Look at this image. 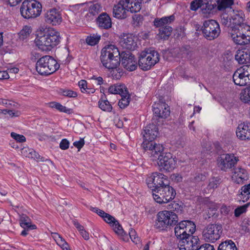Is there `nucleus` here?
<instances>
[{"label":"nucleus","instance_id":"f257e3e1","mask_svg":"<svg viewBox=\"0 0 250 250\" xmlns=\"http://www.w3.org/2000/svg\"><path fill=\"white\" fill-rule=\"evenodd\" d=\"M61 40L60 33L50 28L46 31H40L35 40L36 45L42 51H50L59 44Z\"/></svg>","mask_w":250,"mask_h":250},{"label":"nucleus","instance_id":"f03ea898","mask_svg":"<svg viewBox=\"0 0 250 250\" xmlns=\"http://www.w3.org/2000/svg\"><path fill=\"white\" fill-rule=\"evenodd\" d=\"M101 61L106 68H116L121 62V53L118 48L112 44L104 46L101 50Z\"/></svg>","mask_w":250,"mask_h":250},{"label":"nucleus","instance_id":"7ed1b4c3","mask_svg":"<svg viewBox=\"0 0 250 250\" xmlns=\"http://www.w3.org/2000/svg\"><path fill=\"white\" fill-rule=\"evenodd\" d=\"M178 222V216L174 212L168 210L160 211L156 216L154 227L159 231H165L170 227L175 226Z\"/></svg>","mask_w":250,"mask_h":250},{"label":"nucleus","instance_id":"20e7f679","mask_svg":"<svg viewBox=\"0 0 250 250\" xmlns=\"http://www.w3.org/2000/svg\"><path fill=\"white\" fill-rule=\"evenodd\" d=\"M37 71L41 75L48 76L56 72L60 67V64L51 56H44L36 62Z\"/></svg>","mask_w":250,"mask_h":250},{"label":"nucleus","instance_id":"39448f33","mask_svg":"<svg viewBox=\"0 0 250 250\" xmlns=\"http://www.w3.org/2000/svg\"><path fill=\"white\" fill-rule=\"evenodd\" d=\"M159 60L160 55L156 51L146 49L140 53L138 65L142 70L147 71L158 63Z\"/></svg>","mask_w":250,"mask_h":250},{"label":"nucleus","instance_id":"423d86ee","mask_svg":"<svg viewBox=\"0 0 250 250\" xmlns=\"http://www.w3.org/2000/svg\"><path fill=\"white\" fill-rule=\"evenodd\" d=\"M42 10L41 4L36 0H25L20 8L21 16L27 19L39 16Z\"/></svg>","mask_w":250,"mask_h":250},{"label":"nucleus","instance_id":"0eeeda50","mask_svg":"<svg viewBox=\"0 0 250 250\" xmlns=\"http://www.w3.org/2000/svg\"><path fill=\"white\" fill-rule=\"evenodd\" d=\"M152 196L154 200L159 204L167 203L173 200L175 195L176 192L174 189L169 185V184L161 186L157 188L153 192Z\"/></svg>","mask_w":250,"mask_h":250},{"label":"nucleus","instance_id":"6e6552de","mask_svg":"<svg viewBox=\"0 0 250 250\" xmlns=\"http://www.w3.org/2000/svg\"><path fill=\"white\" fill-rule=\"evenodd\" d=\"M174 228L175 235L178 240L184 238L195 231L196 226L195 224L189 220H184L177 223Z\"/></svg>","mask_w":250,"mask_h":250},{"label":"nucleus","instance_id":"1a4fd4ad","mask_svg":"<svg viewBox=\"0 0 250 250\" xmlns=\"http://www.w3.org/2000/svg\"><path fill=\"white\" fill-rule=\"evenodd\" d=\"M222 231V225L209 224L204 229L203 236L206 241L214 243L220 238Z\"/></svg>","mask_w":250,"mask_h":250},{"label":"nucleus","instance_id":"9d476101","mask_svg":"<svg viewBox=\"0 0 250 250\" xmlns=\"http://www.w3.org/2000/svg\"><path fill=\"white\" fill-rule=\"evenodd\" d=\"M244 26H239V28L231 27L229 29V34L232 40L237 44L243 45L249 43L250 41V37L248 35L249 39H245L244 33L250 30V26L244 25Z\"/></svg>","mask_w":250,"mask_h":250},{"label":"nucleus","instance_id":"9b49d317","mask_svg":"<svg viewBox=\"0 0 250 250\" xmlns=\"http://www.w3.org/2000/svg\"><path fill=\"white\" fill-rule=\"evenodd\" d=\"M202 30L204 37L209 40H212L216 38L220 33L218 23L213 20L205 21Z\"/></svg>","mask_w":250,"mask_h":250},{"label":"nucleus","instance_id":"f8f14e48","mask_svg":"<svg viewBox=\"0 0 250 250\" xmlns=\"http://www.w3.org/2000/svg\"><path fill=\"white\" fill-rule=\"evenodd\" d=\"M232 78L234 83L239 86H245L250 83V65H243L237 69Z\"/></svg>","mask_w":250,"mask_h":250},{"label":"nucleus","instance_id":"ddd939ff","mask_svg":"<svg viewBox=\"0 0 250 250\" xmlns=\"http://www.w3.org/2000/svg\"><path fill=\"white\" fill-rule=\"evenodd\" d=\"M239 158L232 153H224L220 155L217 159L218 167L223 171H227L237 164Z\"/></svg>","mask_w":250,"mask_h":250},{"label":"nucleus","instance_id":"4468645a","mask_svg":"<svg viewBox=\"0 0 250 250\" xmlns=\"http://www.w3.org/2000/svg\"><path fill=\"white\" fill-rule=\"evenodd\" d=\"M143 140L142 148L146 151L149 150L150 158L153 161H156L159 154L164 151L163 146L160 144H156L154 140L146 139L145 138H143Z\"/></svg>","mask_w":250,"mask_h":250},{"label":"nucleus","instance_id":"2eb2a0df","mask_svg":"<svg viewBox=\"0 0 250 250\" xmlns=\"http://www.w3.org/2000/svg\"><path fill=\"white\" fill-rule=\"evenodd\" d=\"M157 160L158 165L164 170L167 171H171L173 170L176 166V159L173 155L169 152H160Z\"/></svg>","mask_w":250,"mask_h":250},{"label":"nucleus","instance_id":"dca6fc26","mask_svg":"<svg viewBox=\"0 0 250 250\" xmlns=\"http://www.w3.org/2000/svg\"><path fill=\"white\" fill-rule=\"evenodd\" d=\"M215 2V0H194L190 3V8L192 11H196L200 8L201 13L207 15L212 12Z\"/></svg>","mask_w":250,"mask_h":250},{"label":"nucleus","instance_id":"f3484780","mask_svg":"<svg viewBox=\"0 0 250 250\" xmlns=\"http://www.w3.org/2000/svg\"><path fill=\"white\" fill-rule=\"evenodd\" d=\"M146 183L149 188H152V193L157 188L169 184L168 180L163 174L154 172L146 179Z\"/></svg>","mask_w":250,"mask_h":250},{"label":"nucleus","instance_id":"a211bd4d","mask_svg":"<svg viewBox=\"0 0 250 250\" xmlns=\"http://www.w3.org/2000/svg\"><path fill=\"white\" fill-rule=\"evenodd\" d=\"M199 239L197 236L189 234L178 240V247L180 250H197Z\"/></svg>","mask_w":250,"mask_h":250},{"label":"nucleus","instance_id":"6ab92c4d","mask_svg":"<svg viewBox=\"0 0 250 250\" xmlns=\"http://www.w3.org/2000/svg\"><path fill=\"white\" fill-rule=\"evenodd\" d=\"M153 117L152 120H158L160 119H166L170 115V108L166 103H155L152 105Z\"/></svg>","mask_w":250,"mask_h":250},{"label":"nucleus","instance_id":"aec40b11","mask_svg":"<svg viewBox=\"0 0 250 250\" xmlns=\"http://www.w3.org/2000/svg\"><path fill=\"white\" fill-rule=\"evenodd\" d=\"M121 61L123 66L129 71H134L137 67L136 60L130 52H122L121 53Z\"/></svg>","mask_w":250,"mask_h":250},{"label":"nucleus","instance_id":"412c9836","mask_svg":"<svg viewBox=\"0 0 250 250\" xmlns=\"http://www.w3.org/2000/svg\"><path fill=\"white\" fill-rule=\"evenodd\" d=\"M121 46L129 50H134L137 47V39L131 34H124L120 40Z\"/></svg>","mask_w":250,"mask_h":250},{"label":"nucleus","instance_id":"4be33fe9","mask_svg":"<svg viewBox=\"0 0 250 250\" xmlns=\"http://www.w3.org/2000/svg\"><path fill=\"white\" fill-rule=\"evenodd\" d=\"M231 178L234 183L242 185L248 180L249 175L245 169L238 167L234 169Z\"/></svg>","mask_w":250,"mask_h":250},{"label":"nucleus","instance_id":"5701e85b","mask_svg":"<svg viewBox=\"0 0 250 250\" xmlns=\"http://www.w3.org/2000/svg\"><path fill=\"white\" fill-rule=\"evenodd\" d=\"M45 21L48 23L56 25L61 23L62 18L59 11L56 9H52L45 13Z\"/></svg>","mask_w":250,"mask_h":250},{"label":"nucleus","instance_id":"b1692460","mask_svg":"<svg viewBox=\"0 0 250 250\" xmlns=\"http://www.w3.org/2000/svg\"><path fill=\"white\" fill-rule=\"evenodd\" d=\"M244 14L242 11H238L236 13L233 12L230 18H229V24H228V27L239 28V26H244V25H247L244 23Z\"/></svg>","mask_w":250,"mask_h":250},{"label":"nucleus","instance_id":"393cba45","mask_svg":"<svg viewBox=\"0 0 250 250\" xmlns=\"http://www.w3.org/2000/svg\"><path fill=\"white\" fill-rule=\"evenodd\" d=\"M122 3L123 6L131 13L139 12L141 7V0H119Z\"/></svg>","mask_w":250,"mask_h":250},{"label":"nucleus","instance_id":"a878e982","mask_svg":"<svg viewBox=\"0 0 250 250\" xmlns=\"http://www.w3.org/2000/svg\"><path fill=\"white\" fill-rule=\"evenodd\" d=\"M235 58L240 64L250 63V50L249 48L238 50L235 55Z\"/></svg>","mask_w":250,"mask_h":250},{"label":"nucleus","instance_id":"bb28decb","mask_svg":"<svg viewBox=\"0 0 250 250\" xmlns=\"http://www.w3.org/2000/svg\"><path fill=\"white\" fill-rule=\"evenodd\" d=\"M157 126H145L142 134L146 139L155 140L159 134Z\"/></svg>","mask_w":250,"mask_h":250},{"label":"nucleus","instance_id":"cd10ccee","mask_svg":"<svg viewBox=\"0 0 250 250\" xmlns=\"http://www.w3.org/2000/svg\"><path fill=\"white\" fill-rule=\"evenodd\" d=\"M128 12L122 3L119 1L115 5L113 8V16L118 19H124L127 17V13Z\"/></svg>","mask_w":250,"mask_h":250},{"label":"nucleus","instance_id":"c85d7f7f","mask_svg":"<svg viewBox=\"0 0 250 250\" xmlns=\"http://www.w3.org/2000/svg\"><path fill=\"white\" fill-rule=\"evenodd\" d=\"M99 26L103 29H109L111 27V20L110 17L105 13L101 14L97 19Z\"/></svg>","mask_w":250,"mask_h":250},{"label":"nucleus","instance_id":"c756f323","mask_svg":"<svg viewBox=\"0 0 250 250\" xmlns=\"http://www.w3.org/2000/svg\"><path fill=\"white\" fill-rule=\"evenodd\" d=\"M21 153L23 156L26 157L33 159L37 161H44V158L41 157L32 148L24 147L21 149Z\"/></svg>","mask_w":250,"mask_h":250},{"label":"nucleus","instance_id":"7c9ffc66","mask_svg":"<svg viewBox=\"0 0 250 250\" xmlns=\"http://www.w3.org/2000/svg\"><path fill=\"white\" fill-rule=\"evenodd\" d=\"M236 134L242 140H250V126H238Z\"/></svg>","mask_w":250,"mask_h":250},{"label":"nucleus","instance_id":"2f4dec72","mask_svg":"<svg viewBox=\"0 0 250 250\" xmlns=\"http://www.w3.org/2000/svg\"><path fill=\"white\" fill-rule=\"evenodd\" d=\"M175 20L174 15L164 17L162 18H156L154 21V24L156 27H162L168 26V24L172 22Z\"/></svg>","mask_w":250,"mask_h":250},{"label":"nucleus","instance_id":"473e14b6","mask_svg":"<svg viewBox=\"0 0 250 250\" xmlns=\"http://www.w3.org/2000/svg\"><path fill=\"white\" fill-rule=\"evenodd\" d=\"M114 232L124 241L128 240L127 234L125 232L121 225L117 220L111 226Z\"/></svg>","mask_w":250,"mask_h":250},{"label":"nucleus","instance_id":"72a5a7b5","mask_svg":"<svg viewBox=\"0 0 250 250\" xmlns=\"http://www.w3.org/2000/svg\"><path fill=\"white\" fill-rule=\"evenodd\" d=\"M108 92L110 94L123 95V94L127 93V89L124 84H113L109 87Z\"/></svg>","mask_w":250,"mask_h":250},{"label":"nucleus","instance_id":"f704fd0d","mask_svg":"<svg viewBox=\"0 0 250 250\" xmlns=\"http://www.w3.org/2000/svg\"><path fill=\"white\" fill-rule=\"evenodd\" d=\"M215 6H213V9L216 8L219 10H223L230 7L233 4V0H215Z\"/></svg>","mask_w":250,"mask_h":250},{"label":"nucleus","instance_id":"c9c22d12","mask_svg":"<svg viewBox=\"0 0 250 250\" xmlns=\"http://www.w3.org/2000/svg\"><path fill=\"white\" fill-rule=\"evenodd\" d=\"M20 225L24 229H35L37 228L35 225L31 224V220L25 215H23L21 217Z\"/></svg>","mask_w":250,"mask_h":250},{"label":"nucleus","instance_id":"e433bc0d","mask_svg":"<svg viewBox=\"0 0 250 250\" xmlns=\"http://www.w3.org/2000/svg\"><path fill=\"white\" fill-rule=\"evenodd\" d=\"M217 250H237L235 243L231 240L222 242L218 246Z\"/></svg>","mask_w":250,"mask_h":250},{"label":"nucleus","instance_id":"4c0bfd02","mask_svg":"<svg viewBox=\"0 0 250 250\" xmlns=\"http://www.w3.org/2000/svg\"><path fill=\"white\" fill-rule=\"evenodd\" d=\"M239 192L243 201H247L250 198V183L242 186Z\"/></svg>","mask_w":250,"mask_h":250},{"label":"nucleus","instance_id":"58836bf2","mask_svg":"<svg viewBox=\"0 0 250 250\" xmlns=\"http://www.w3.org/2000/svg\"><path fill=\"white\" fill-rule=\"evenodd\" d=\"M52 236L57 244L63 250H68V244L60 234L57 233H52Z\"/></svg>","mask_w":250,"mask_h":250},{"label":"nucleus","instance_id":"ea45409f","mask_svg":"<svg viewBox=\"0 0 250 250\" xmlns=\"http://www.w3.org/2000/svg\"><path fill=\"white\" fill-rule=\"evenodd\" d=\"M49 105L50 107L56 108L62 112H64L69 114L72 113L73 112L72 109L67 108L66 106L62 105L60 103L58 102H50L49 103Z\"/></svg>","mask_w":250,"mask_h":250},{"label":"nucleus","instance_id":"a19ab883","mask_svg":"<svg viewBox=\"0 0 250 250\" xmlns=\"http://www.w3.org/2000/svg\"><path fill=\"white\" fill-rule=\"evenodd\" d=\"M172 30V27L169 26H165L161 27L159 29V32L158 35L162 39H167L171 35Z\"/></svg>","mask_w":250,"mask_h":250},{"label":"nucleus","instance_id":"79ce46f5","mask_svg":"<svg viewBox=\"0 0 250 250\" xmlns=\"http://www.w3.org/2000/svg\"><path fill=\"white\" fill-rule=\"evenodd\" d=\"M99 107L103 111L110 112L112 110V106L107 100L100 99L98 102Z\"/></svg>","mask_w":250,"mask_h":250},{"label":"nucleus","instance_id":"37998d69","mask_svg":"<svg viewBox=\"0 0 250 250\" xmlns=\"http://www.w3.org/2000/svg\"><path fill=\"white\" fill-rule=\"evenodd\" d=\"M240 99L245 103L250 102V85L241 91Z\"/></svg>","mask_w":250,"mask_h":250},{"label":"nucleus","instance_id":"c03bdc74","mask_svg":"<svg viewBox=\"0 0 250 250\" xmlns=\"http://www.w3.org/2000/svg\"><path fill=\"white\" fill-rule=\"evenodd\" d=\"M32 28L29 26H24L22 29L19 33V39L21 40L26 39L32 32Z\"/></svg>","mask_w":250,"mask_h":250},{"label":"nucleus","instance_id":"a18cd8bd","mask_svg":"<svg viewBox=\"0 0 250 250\" xmlns=\"http://www.w3.org/2000/svg\"><path fill=\"white\" fill-rule=\"evenodd\" d=\"M101 39V36L98 34H92L87 36L85 39L86 42L89 45L94 46L97 44Z\"/></svg>","mask_w":250,"mask_h":250},{"label":"nucleus","instance_id":"49530a36","mask_svg":"<svg viewBox=\"0 0 250 250\" xmlns=\"http://www.w3.org/2000/svg\"><path fill=\"white\" fill-rule=\"evenodd\" d=\"M221 182V179L220 178L212 177L209 180L207 189L208 190H211L216 188L219 186Z\"/></svg>","mask_w":250,"mask_h":250},{"label":"nucleus","instance_id":"de8ad7c7","mask_svg":"<svg viewBox=\"0 0 250 250\" xmlns=\"http://www.w3.org/2000/svg\"><path fill=\"white\" fill-rule=\"evenodd\" d=\"M101 9L102 7L99 3L92 4L89 7L87 15L89 17L96 16L101 11Z\"/></svg>","mask_w":250,"mask_h":250},{"label":"nucleus","instance_id":"09e8293b","mask_svg":"<svg viewBox=\"0 0 250 250\" xmlns=\"http://www.w3.org/2000/svg\"><path fill=\"white\" fill-rule=\"evenodd\" d=\"M59 93L63 96L69 98H76L78 96L77 93L76 91L65 88L60 89Z\"/></svg>","mask_w":250,"mask_h":250},{"label":"nucleus","instance_id":"8fccbe9b","mask_svg":"<svg viewBox=\"0 0 250 250\" xmlns=\"http://www.w3.org/2000/svg\"><path fill=\"white\" fill-rule=\"evenodd\" d=\"M121 95L122 98L118 103V105L121 108H125L126 107L129 103V96L127 92L125 94Z\"/></svg>","mask_w":250,"mask_h":250},{"label":"nucleus","instance_id":"3c124183","mask_svg":"<svg viewBox=\"0 0 250 250\" xmlns=\"http://www.w3.org/2000/svg\"><path fill=\"white\" fill-rule=\"evenodd\" d=\"M78 85L82 92H87L93 93L95 92L94 88L88 89L87 87V82L85 80H82L79 82Z\"/></svg>","mask_w":250,"mask_h":250},{"label":"nucleus","instance_id":"603ef678","mask_svg":"<svg viewBox=\"0 0 250 250\" xmlns=\"http://www.w3.org/2000/svg\"><path fill=\"white\" fill-rule=\"evenodd\" d=\"M250 203H248L243 206L237 207L234 210V215L236 217H239L242 213L246 212L248 208L250 206Z\"/></svg>","mask_w":250,"mask_h":250},{"label":"nucleus","instance_id":"864d4df0","mask_svg":"<svg viewBox=\"0 0 250 250\" xmlns=\"http://www.w3.org/2000/svg\"><path fill=\"white\" fill-rule=\"evenodd\" d=\"M172 143L177 148L183 147L185 146L184 138L182 137H178Z\"/></svg>","mask_w":250,"mask_h":250},{"label":"nucleus","instance_id":"5fc2aeb1","mask_svg":"<svg viewBox=\"0 0 250 250\" xmlns=\"http://www.w3.org/2000/svg\"><path fill=\"white\" fill-rule=\"evenodd\" d=\"M11 137L18 142L23 143L26 141V138L23 135L15 132H12L11 133Z\"/></svg>","mask_w":250,"mask_h":250},{"label":"nucleus","instance_id":"6e6d98bb","mask_svg":"<svg viewBox=\"0 0 250 250\" xmlns=\"http://www.w3.org/2000/svg\"><path fill=\"white\" fill-rule=\"evenodd\" d=\"M129 234L130 239L133 243L137 244L139 242L140 239L136 235V232L134 229H131L129 232Z\"/></svg>","mask_w":250,"mask_h":250},{"label":"nucleus","instance_id":"4d7b16f0","mask_svg":"<svg viewBox=\"0 0 250 250\" xmlns=\"http://www.w3.org/2000/svg\"><path fill=\"white\" fill-rule=\"evenodd\" d=\"M103 219L107 223L109 224L111 226H112V224L117 221L114 217L107 213L105 215H104Z\"/></svg>","mask_w":250,"mask_h":250},{"label":"nucleus","instance_id":"13d9d810","mask_svg":"<svg viewBox=\"0 0 250 250\" xmlns=\"http://www.w3.org/2000/svg\"><path fill=\"white\" fill-rule=\"evenodd\" d=\"M167 208L173 211L178 212L179 210H181L182 207L180 205H179L178 203L174 202L172 203L169 204Z\"/></svg>","mask_w":250,"mask_h":250},{"label":"nucleus","instance_id":"bf43d9fd","mask_svg":"<svg viewBox=\"0 0 250 250\" xmlns=\"http://www.w3.org/2000/svg\"><path fill=\"white\" fill-rule=\"evenodd\" d=\"M242 229L245 232H250V220L247 219L244 220L242 225Z\"/></svg>","mask_w":250,"mask_h":250},{"label":"nucleus","instance_id":"052dcab7","mask_svg":"<svg viewBox=\"0 0 250 250\" xmlns=\"http://www.w3.org/2000/svg\"><path fill=\"white\" fill-rule=\"evenodd\" d=\"M143 17L141 15H135L133 18V24L135 26L140 25L142 23Z\"/></svg>","mask_w":250,"mask_h":250},{"label":"nucleus","instance_id":"680f3d73","mask_svg":"<svg viewBox=\"0 0 250 250\" xmlns=\"http://www.w3.org/2000/svg\"><path fill=\"white\" fill-rule=\"evenodd\" d=\"M197 250H215L213 246L206 243L198 247Z\"/></svg>","mask_w":250,"mask_h":250},{"label":"nucleus","instance_id":"e2e57ef3","mask_svg":"<svg viewBox=\"0 0 250 250\" xmlns=\"http://www.w3.org/2000/svg\"><path fill=\"white\" fill-rule=\"evenodd\" d=\"M4 3L10 6H14L17 5L21 0H1Z\"/></svg>","mask_w":250,"mask_h":250},{"label":"nucleus","instance_id":"0e129e2a","mask_svg":"<svg viewBox=\"0 0 250 250\" xmlns=\"http://www.w3.org/2000/svg\"><path fill=\"white\" fill-rule=\"evenodd\" d=\"M84 145V141L83 138L80 139L79 141H75L73 143V145L78 149H80Z\"/></svg>","mask_w":250,"mask_h":250},{"label":"nucleus","instance_id":"69168bd1","mask_svg":"<svg viewBox=\"0 0 250 250\" xmlns=\"http://www.w3.org/2000/svg\"><path fill=\"white\" fill-rule=\"evenodd\" d=\"M69 142L66 139H62L60 144V147L62 150H65L69 147Z\"/></svg>","mask_w":250,"mask_h":250},{"label":"nucleus","instance_id":"338daca9","mask_svg":"<svg viewBox=\"0 0 250 250\" xmlns=\"http://www.w3.org/2000/svg\"><path fill=\"white\" fill-rule=\"evenodd\" d=\"M9 78V75L7 71H0V80L8 79Z\"/></svg>","mask_w":250,"mask_h":250},{"label":"nucleus","instance_id":"774afa93","mask_svg":"<svg viewBox=\"0 0 250 250\" xmlns=\"http://www.w3.org/2000/svg\"><path fill=\"white\" fill-rule=\"evenodd\" d=\"M6 114L9 115L10 117H17L19 116L20 113L15 110L7 109Z\"/></svg>","mask_w":250,"mask_h":250}]
</instances>
